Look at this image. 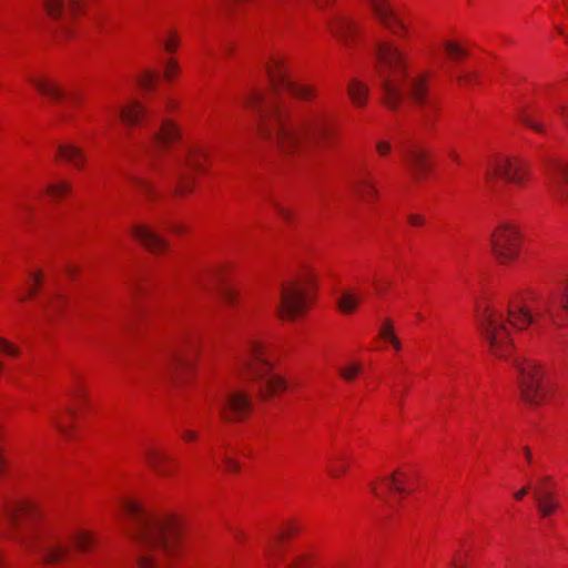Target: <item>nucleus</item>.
<instances>
[{"label": "nucleus", "instance_id": "f257e3e1", "mask_svg": "<svg viewBox=\"0 0 568 568\" xmlns=\"http://www.w3.org/2000/svg\"><path fill=\"white\" fill-rule=\"evenodd\" d=\"M258 118V134L274 143L282 154L298 159L333 135L332 119L325 112H310L293 118L272 92L252 91L245 99Z\"/></svg>", "mask_w": 568, "mask_h": 568}, {"label": "nucleus", "instance_id": "f03ea898", "mask_svg": "<svg viewBox=\"0 0 568 568\" xmlns=\"http://www.w3.org/2000/svg\"><path fill=\"white\" fill-rule=\"evenodd\" d=\"M564 314L568 315V280L558 282L546 295L534 297L531 310L521 302H511L506 311L487 305L477 311L476 317L480 335L490 353L505 358L513 348L507 323L517 329H524L548 317L551 323L560 326L565 323Z\"/></svg>", "mask_w": 568, "mask_h": 568}, {"label": "nucleus", "instance_id": "7ed1b4c3", "mask_svg": "<svg viewBox=\"0 0 568 568\" xmlns=\"http://www.w3.org/2000/svg\"><path fill=\"white\" fill-rule=\"evenodd\" d=\"M3 516L9 524V538L30 554H38L47 564L58 562L70 555L71 547L89 551L93 538L88 531L61 532L41 519V513L30 501H12L4 506Z\"/></svg>", "mask_w": 568, "mask_h": 568}, {"label": "nucleus", "instance_id": "20e7f679", "mask_svg": "<svg viewBox=\"0 0 568 568\" xmlns=\"http://www.w3.org/2000/svg\"><path fill=\"white\" fill-rule=\"evenodd\" d=\"M124 510L130 520V536L139 548L138 568H152L159 555H174L181 544L179 523L168 516H158L140 503L129 500Z\"/></svg>", "mask_w": 568, "mask_h": 568}, {"label": "nucleus", "instance_id": "39448f33", "mask_svg": "<svg viewBox=\"0 0 568 568\" xmlns=\"http://www.w3.org/2000/svg\"><path fill=\"white\" fill-rule=\"evenodd\" d=\"M375 57L384 101L388 108L395 109L403 100V83L406 79L405 55L390 42H377Z\"/></svg>", "mask_w": 568, "mask_h": 568}, {"label": "nucleus", "instance_id": "423d86ee", "mask_svg": "<svg viewBox=\"0 0 568 568\" xmlns=\"http://www.w3.org/2000/svg\"><path fill=\"white\" fill-rule=\"evenodd\" d=\"M239 364L257 384L262 398H267L285 388V382L271 372V364L266 359L264 346L260 341H247Z\"/></svg>", "mask_w": 568, "mask_h": 568}, {"label": "nucleus", "instance_id": "0eeeda50", "mask_svg": "<svg viewBox=\"0 0 568 568\" xmlns=\"http://www.w3.org/2000/svg\"><path fill=\"white\" fill-rule=\"evenodd\" d=\"M513 365L519 375L521 398L532 406L546 403L554 389L549 373L532 359L516 357Z\"/></svg>", "mask_w": 568, "mask_h": 568}, {"label": "nucleus", "instance_id": "6e6552de", "mask_svg": "<svg viewBox=\"0 0 568 568\" xmlns=\"http://www.w3.org/2000/svg\"><path fill=\"white\" fill-rule=\"evenodd\" d=\"M272 91H287L301 100H311L315 97V89L302 84L290 78L287 68L281 57H273L265 65Z\"/></svg>", "mask_w": 568, "mask_h": 568}, {"label": "nucleus", "instance_id": "1a4fd4ad", "mask_svg": "<svg viewBox=\"0 0 568 568\" xmlns=\"http://www.w3.org/2000/svg\"><path fill=\"white\" fill-rule=\"evenodd\" d=\"M526 166L519 159L497 156L489 162L485 172V181L491 191L497 192L496 178L520 185L526 181Z\"/></svg>", "mask_w": 568, "mask_h": 568}, {"label": "nucleus", "instance_id": "9d476101", "mask_svg": "<svg viewBox=\"0 0 568 568\" xmlns=\"http://www.w3.org/2000/svg\"><path fill=\"white\" fill-rule=\"evenodd\" d=\"M206 153L201 148H189L183 154L175 156V193L184 195L192 191V172L201 171V160Z\"/></svg>", "mask_w": 568, "mask_h": 568}, {"label": "nucleus", "instance_id": "9b49d317", "mask_svg": "<svg viewBox=\"0 0 568 568\" xmlns=\"http://www.w3.org/2000/svg\"><path fill=\"white\" fill-rule=\"evenodd\" d=\"M491 252L500 264H509L519 254L518 231L510 224L498 226L491 235Z\"/></svg>", "mask_w": 568, "mask_h": 568}, {"label": "nucleus", "instance_id": "f8f14e48", "mask_svg": "<svg viewBox=\"0 0 568 568\" xmlns=\"http://www.w3.org/2000/svg\"><path fill=\"white\" fill-rule=\"evenodd\" d=\"M312 282L311 277L302 283H290L281 290V300L277 306L278 315L285 320H295L306 307V286Z\"/></svg>", "mask_w": 568, "mask_h": 568}, {"label": "nucleus", "instance_id": "ddd939ff", "mask_svg": "<svg viewBox=\"0 0 568 568\" xmlns=\"http://www.w3.org/2000/svg\"><path fill=\"white\" fill-rule=\"evenodd\" d=\"M224 420H240L251 410V399L246 393L230 389L213 399Z\"/></svg>", "mask_w": 568, "mask_h": 568}, {"label": "nucleus", "instance_id": "4468645a", "mask_svg": "<svg viewBox=\"0 0 568 568\" xmlns=\"http://www.w3.org/2000/svg\"><path fill=\"white\" fill-rule=\"evenodd\" d=\"M377 20L390 32L405 37L406 26L386 0H367Z\"/></svg>", "mask_w": 568, "mask_h": 568}, {"label": "nucleus", "instance_id": "2eb2a0df", "mask_svg": "<svg viewBox=\"0 0 568 568\" xmlns=\"http://www.w3.org/2000/svg\"><path fill=\"white\" fill-rule=\"evenodd\" d=\"M428 158V152L417 143L404 150L405 162L417 182L425 179L429 171Z\"/></svg>", "mask_w": 568, "mask_h": 568}, {"label": "nucleus", "instance_id": "dca6fc26", "mask_svg": "<svg viewBox=\"0 0 568 568\" xmlns=\"http://www.w3.org/2000/svg\"><path fill=\"white\" fill-rule=\"evenodd\" d=\"M143 458L145 464L161 477H170L173 473L174 459L166 453L154 446L143 448Z\"/></svg>", "mask_w": 568, "mask_h": 568}, {"label": "nucleus", "instance_id": "f3484780", "mask_svg": "<svg viewBox=\"0 0 568 568\" xmlns=\"http://www.w3.org/2000/svg\"><path fill=\"white\" fill-rule=\"evenodd\" d=\"M132 236L152 253H162L166 250V241L146 225H133Z\"/></svg>", "mask_w": 568, "mask_h": 568}, {"label": "nucleus", "instance_id": "a211bd4d", "mask_svg": "<svg viewBox=\"0 0 568 568\" xmlns=\"http://www.w3.org/2000/svg\"><path fill=\"white\" fill-rule=\"evenodd\" d=\"M332 34L345 47H349L357 32V24L345 16H337L329 22Z\"/></svg>", "mask_w": 568, "mask_h": 568}, {"label": "nucleus", "instance_id": "6ab92c4d", "mask_svg": "<svg viewBox=\"0 0 568 568\" xmlns=\"http://www.w3.org/2000/svg\"><path fill=\"white\" fill-rule=\"evenodd\" d=\"M531 489L537 509L542 517H548L558 509L559 503L552 489L542 487H532Z\"/></svg>", "mask_w": 568, "mask_h": 568}, {"label": "nucleus", "instance_id": "aec40b11", "mask_svg": "<svg viewBox=\"0 0 568 568\" xmlns=\"http://www.w3.org/2000/svg\"><path fill=\"white\" fill-rule=\"evenodd\" d=\"M29 81L41 94L55 101H62L67 94L60 84L53 80L41 77H30Z\"/></svg>", "mask_w": 568, "mask_h": 568}, {"label": "nucleus", "instance_id": "412c9836", "mask_svg": "<svg viewBox=\"0 0 568 568\" xmlns=\"http://www.w3.org/2000/svg\"><path fill=\"white\" fill-rule=\"evenodd\" d=\"M109 111L118 114L121 121L128 125H135L140 123L141 119L145 114L144 106L138 101H132L125 106L111 108Z\"/></svg>", "mask_w": 568, "mask_h": 568}, {"label": "nucleus", "instance_id": "4be33fe9", "mask_svg": "<svg viewBox=\"0 0 568 568\" xmlns=\"http://www.w3.org/2000/svg\"><path fill=\"white\" fill-rule=\"evenodd\" d=\"M354 192L366 202H373L377 199L378 192L368 176V173H359L353 184Z\"/></svg>", "mask_w": 568, "mask_h": 568}, {"label": "nucleus", "instance_id": "5701e85b", "mask_svg": "<svg viewBox=\"0 0 568 568\" xmlns=\"http://www.w3.org/2000/svg\"><path fill=\"white\" fill-rule=\"evenodd\" d=\"M426 77L420 74L409 80L406 85L409 97L419 106H424L429 103L426 94Z\"/></svg>", "mask_w": 568, "mask_h": 568}, {"label": "nucleus", "instance_id": "b1692460", "mask_svg": "<svg viewBox=\"0 0 568 568\" xmlns=\"http://www.w3.org/2000/svg\"><path fill=\"white\" fill-rule=\"evenodd\" d=\"M550 183L558 195H562L561 182L568 183V163L554 162L547 172Z\"/></svg>", "mask_w": 568, "mask_h": 568}, {"label": "nucleus", "instance_id": "393cba45", "mask_svg": "<svg viewBox=\"0 0 568 568\" xmlns=\"http://www.w3.org/2000/svg\"><path fill=\"white\" fill-rule=\"evenodd\" d=\"M180 135L175 124L169 120H164L161 124L160 131L154 133L153 143L156 148L165 146L170 142L178 140Z\"/></svg>", "mask_w": 568, "mask_h": 568}, {"label": "nucleus", "instance_id": "a878e982", "mask_svg": "<svg viewBox=\"0 0 568 568\" xmlns=\"http://www.w3.org/2000/svg\"><path fill=\"white\" fill-rule=\"evenodd\" d=\"M369 93L368 87L359 80H351L347 85V94L357 108H363L367 101Z\"/></svg>", "mask_w": 568, "mask_h": 568}, {"label": "nucleus", "instance_id": "bb28decb", "mask_svg": "<svg viewBox=\"0 0 568 568\" xmlns=\"http://www.w3.org/2000/svg\"><path fill=\"white\" fill-rule=\"evenodd\" d=\"M58 154L63 160L73 164L77 169L84 162V154L81 149L72 144L58 145Z\"/></svg>", "mask_w": 568, "mask_h": 568}, {"label": "nucleus", "instance_id": "cd10ccee", "mask_svg": "<svg viewBox=\"0 0 568 568\" xmlns=\"http://www.w3.org/2000/svg\"><path fill=\"white\" fill-rule=\"evenodd\" d=\"M191 365V356L184 354L182 348L172 351L165 364L164 371L171 374L175 368L189 367Z\"/></svg>", "mask_w": 568, "mask_h": 568}, {"label": "nucleus", "instance_id": "c85d7f7f", "mask_svg": "<svg viewBox=\"0 0 568 568\" xmlns=\"http://www.w3.org/2000/svg\"><path fill=\"white\" fill-rule=\"evenodd\" d=\"M361 301V296L352 291H342L338 298H337V305H338V308L343 312V313H353L358 303Z\"/></svg>", "mask_w": 568, "mask_h": 568}, {"label": "nucleus", "instance_id": "c756f323", "mask_svg": "<svg viewBox=\"0 0 568 568\" xmlns=\"http://www.w3.org/2000/svg\"><path fill=\"white\" fill-rule=\"evenodd\" d=\"M44 9L49 17L59 19L65 12V6L63 0H44Z\"/></svg>", "mask_w": 568, "mask_h": 568}, {"label": "nucleus", "instance_id": "7c9ffc66", "mask_svg": "<svg viewBox=\"0 0 568 568\" xmlns=\"http://www.w3.org/2000/svg\"><path fill=\"white\" fill-rule=\"evenodd\" d=\"M45 191L51 199L59 200L69 193L70 184L67 182L50 184Z\"/></svg>", "mask_w": 568, "mask_h": 568}, {"label": "nucleus", "instance_id": "2f4dec72", "mask_svg": "<svg viewBox=\"0 0 568 568\" xmlns=\"http://www.w3.org/2000/svg\"><path fill=\"white\" fill-rule=\"evenodd\" d=\"M219 295L223 303H225L231 308L236 306L237 300H239V293L231 286H223Z\"/></svg>", "mask_w": 568, "mask_h": 568}, {"label": "nucleus", "instance_id": "473e14b6", "mask_svg": "<svg viewBox=\"0 0 568 568\" xmlns=\"http://www.w3.org/2000/svg\"><path fill=\"white\" fill-rule=\"evenodd\" d=\"M397 474L398 473H395L389 478H387L385 480V484L388 489H394L395 491L400 493V494L406 493V489L404 487V485L406 483V475L400 474L402 478H398Z\"/></svg>", "mask_w": 568, "mask_h": 568}, {"label": "nucleus", "instance_id": "72a5a7b5", "mask_svg": "<svg viewBox=\"0 0 568 568\" xmlns=\"http://www.w3.org/2000/svg\"><path fill=\"white\" fill-rule=\"evenodd\" d=\"M362 366L357 363H351L349 365L339 368V375L346 382H352L361 373Z\"/></svg>", "mask_w": 568, "mask_h": 568}, {"label": "nucleus", "instance_id": "f704fd0d", "mask_svg": "<svg viewBox=\"0 0 568 568\" xmlns=\"http://www.w3.org/2000/svg\"><path fill=\"white\" fill-rule=\"evenodd\" d=\"M443 48L444 50L446 51V53L453 58V59H457V58H460V57H464V55H467V51L465 49H463L462 47H459L457 43L455 42H452V41H445L443 43Z\"/></svg>", "mask_w": 568, "mask_h": 568}, {"label": "nucleus", "instance_id": "c9c22d12", "mask_svg": "<svg viewBox=\"0 0 568 568\" xmlns=\"http://www.w3.org/2000/svg\"><path fill=\"white\" fill-rule=\"evenodd\" d=\"M520 120L521 122L527 125L528 128H530L531 130L538 132V133H544L545 131V128L544 125L538 121L536 120L532 114L528 113V112H525L520 115Z\"/></svg>", "mask_w": 568, "mask_h": 568}, {"label": "nucleus", "instance_id": "e433bc0d", "mask_svg": "<svg viewBox=\"0 0 568 568\" xmlns=\"http://www.w3.org/2000/svg\"><path fill=\"white\" fill-rule=\"evenodd\" d=\"M129 180L139 191L146 194L148 196L151 195L152 185L148 180L135 176V175L129 176Z\"/></svg>", "mask_w": 568, "mask_h": 568}, {"label": "nucleus", "instance_id": "4c0bfd02", "mask_svg": "<svg viewBox=\"0 0 568 568\" xmlns=\"http://www.w3.org/2000/svg\"><path fill=\"white\" fill-rule=\"evenodd\" d=\"M0 352L11 357H17L20 354L17 345L2 337H0Z\"/></svg>", "mask_w": 568, "mask_h": 568}, {"label": "nucleus", "instance_id": "58836bf2", "mask_svg": "<svg viewBox=\"0 0 568 568\" xmlns=\"http://www.w3.org/2000/svg\"><path fill=\"white\" fill-rule=\"evenodd\" d=\"M287 568H313V559L310 555L297 556Z\"/></svg>", "mask_w": 568, "mask_h": 568}, {"label": "nucleus", "instance_id": "ea45409f", "mask_svg": "<svg viewBox=\"0 0 568 568\" xmlns=\"http://www.w3.org/2000/svg\"><path fill=\"white\" fill-rule=\"evenodd\" d=\"M278 555V546L276 541L268 542L265 549V556L267 564L271 567L276 566V557Z\"/></svg>", "mask_w": 568, "mask_h": 568}, {"label": "nucleus", "instance_id": "a19ab883", "mask_svg": "<svg viewBox=\"0 0 568 568\" xmlns=\"http://www.w3.org/2000/svg\"><path fill=\"white\" fill-rule=\"evenodd\" d=\"M379 336L385 341H390L392 337H395L392 321L386 318L379 328Z\"/></svg>", "mask_w": 568, "mask_h": 568}, {"label": "nucleus", "instance_id": "79ce46f5", "mask_svg": "<svg viewBox=\"0 0 568 568\" xmlns=\"http://www.w3.org/2000/svg\"><path fill=\"white\" fill-rule=\"evenodd\" d=\"M179 44L178 37L174 32H170L169 36L164 40V48L169 52H173Z\"/></svg>", "mask_w": 568, "mask_h": 568}, {"label": "nucleus", "instance_id": "37998d69", "mask_svg": "<svg viewBox=\"0 0 568 568\" xmlns=\"http://www.w3.org/2000/svg\"><path fill=\"white\" fill-rule=\"evenodd\" d=\"M155 79L156 74L148 71L139 79V84L144 89H150Z\"/></svg>", "mask_w": 568, "mask_h": 568}, {"label": "nucleus", "instance_id": "c03bdc74", "mask_svg": "<svg viewBox=\"0 0 568 568\" xmlns=\"http://www.w3.org/2000/svg\"><path fill=\"white\" fill-rule=\"evenodd\" d=\"M32 277H33V281L36 283V286L34 287L33 286L29 287L28 288V295L21 297L20 301H24L27 297L34 295L37 290H38V286L41 284V281H42L41 272H37V273L32 274Z\"/></svg>", "mask_w": 568, "mask_h": 568}, {"label": "nucleus", "instance_id": "a18cd8bd", "mask_svg": "<svg viewBox=\"0 0 568 568\" xmlns=\"http://www.w3.org/2000/svg\"><path fill=\"white\" fill-rule=\"evenodd\" d=\"M277 214L286 222L291 221L292 213L290 210L285 209L284 206L280 205L276 202L272 203Z\"/></svg>", "mask_w": 568, "mask_h": 568}, {"label": "nucleus", "instance_id": "49530a36", "mask_svg": "<svg viewBox=\"0 0 568 568\" xmlns=\"http://www.w3.org/2000/svg\"><path fill=\"white\" fill-rule=\"evenodd\" d=\"M52 424L53 426L63 435L65 436L67 438H69L70 434H69V429L68 427L63 424V422L60 419L59 416H53L52 417Z\"/></svg>", "mask_w": 568, "mask_h": 568}, {"label": "nucleus", "instance_id": "de8ad7c7", "mask_svg": "<svg viewBox=\"0 0 568 568\" xmlns=\"http://www.w3.org/2000/svg\"><path fill=\"white\" fill-rule=\"evenodd\" d=\"M178 72V63L174 60H169L165 70H164V77L166 79H171L174 77Z\"/></svg>", "mask_w": 568, "mask_h": 568}, {"label": "nucleus", "instance_id": "09e8293b", "mask_svg": "<svg viewBox=\"0 0 568 568\" xmlns=\"http://www.w3.org/2000/svg\"><path fill=\"white\" fill-rule=\"evenodd\" d=\"M476 80H477V73H475V72L465 73V74H462L458 77V81L460 83H464L467 85L473 84L474 82H476Z\"/></svg>", "mask_w": 568, "mask_h": 568}, {"label": "nucleus", "instance_id": "8fccbe9b", "mask_svg": "<svg viewBox=\"0 0 568 568\" xmlns=\"http://www.w3.org/2000/svg\"><path fill=\"white\" fill-rule=\"evenodd\" d=\"M376 150L379 155L384 156L390 152L392 146L387 141H379L376 144Z\"/></svg>", "mask_w": 568, "mask_h": 568}, {"label": "nucleus", "instance_id": "3c124183", "mask_svg": "<svg viewBox=\"0 0 568 568\" xmlns=\"http://www.w3.org/2000/svg\"><path fill=\"white\" fill-rule=\"evenodd\" d=\"M535 487H542V488L552 489V479H551V477L545 476V477L539 478L538 483H537V485Z\"/></svg>", "mask_w": 568, "mask_h": 568}, {"label": "nucleus", "instance_id": "603ef678", "mask_svg": "<svg viewBox=\"0 0 568 568\" xmlns=\"http://www.w3.org/2000/svg\"><path fill=\"white\" fill-rule=\"evenodd\" d=\"M224 463L229 471H236L240 468L239 463L232 458L225 457Z\"/></svg>", "mask_w": 568, "mask_h": 568}, {"label": "nucleus", "instance_id": "864d4df0", "mask_svg": "<svg viewBox=\"0 0 568 568\" xmlns=\"http://www.w3.org/2000/svg\"><path fill=\"white\" fill-rule=\"evenodd\" d=\"M425 219L424 216L422 215H417V214H410L408 215V222L414 225V226H418V225H422L424 223Z\"/></svg>", "mask_w": 568, "mask_h": 568}, {"label": "nucleus", "instance_id": "5fc2aeb1", "mask_svg": "<svg viewBox=\"0 0 568 568\" xmlns=\"http://www.w3.org/2000/svg\"><path fill=\"white\" fill-rule=\"evenodd\" d=\"M85 0H69V9L71 12H75L81 9Z\"/></svg>", "mask_w": 568, "mask_h": 568}, {"label": "nucleus", "instance_id": "6e6d98bb", "mask_svg": "<svg viewBox=\"0 0 568 568\" xmlns=\"http://www.w3.org/2000/svg\"><path fill=\"white\" fill-rule=\"evenodd\" d=\"M182 438L186 442H192L197 438V434L193 430L186 429L182 433Z\"/></svg>", "mask_w": 568, "mask_h": 568}, {"label": "nucleus", "instance_id": "4d7b16f0", "mask_svg": "<svg viewBox=\"0 0 568 568\" xmlns=\"http://www.w3.org/2000/svg\"><path fill=\"white\" fill-rule=\"evenodd\" d=\"M345 471H346V467L338 466V467L333 468L329 473L332 476H339V475L344 474Z\"/></svg>", "mask_w": 568, "mask_h": 568}, {"label": "nucleus", "instance_id": "13d9d810", "mask_svg": "<svg viewBox=\"0 0 568 568\" xmlns=\"http://www.w3.org/2000/svg\"><path fill=\"white\" fill-rule=\"evenodd\" d=\"M61 307L60 303H52L48 310H45V313H47V316L50 317L51 316V312H55L58 311L59 308Z\"/></svg>", "mask_w": 568, "mask_h": 568}, {"label": "nucleus", "instance_id": "bf43d9fd", "mask_svg": "<svg viewBox=\"0 0 568 568\" xmlns=\"http://www.w3.org/2000/svg\"><path fill=\"white\" fill-rule=\"evenodd\" d=\"M528 491H529V487L526 486V487H523L520 490L516 491L514 496L516 499H521Z\"/></svg>", "mask_w": 568, "mask_h": 568}, {"label": "nucleus", "instance_id": "052dcab7", "mask_svg": "<svg viewBox=\"0 0 568 568\" xmlns=\"http://www.w3.org/2000/svg\"><path fill=\"white\" fill-rule=\"evenodd\" d=\"M388 342L393 345L395 349L399 351L402 348L400 341L396 336L392 337V339Z\"/></svg>", "mask_w": 568, "mask_h": 568}, {"label": "nucleus", "instance_id": "680f3d73", "mask_svg": "<svg viewBox=\"0 0 568 568\" xmlns=\"http://www.w3.org/2000/svg\"><path fill=\"white\" fill-rule=\"evenodd\" d=\"M232 534L234 535V538H235L236 540H239V541H240V540H242V539L244 538V534H243V531H241V530H236V529H235V530H233V531H232Z\"/></svg>", "mask_w": 568, "mask_h": 568}, {"label": "nucleus", "instance_id": "e2e57ef3", "mask_svg": "<svg viewBox=\"0 0 568 568\" xmlns=\"http://www.w3.org/2000/svg\"><path fill=\"white\" fill-rule=\"evenodd\" d=\"M524 453H525L526 459H527L528 462H530V460H531V453H530V449H529L528 447H525V448H524Z\"/></svg>", "mask_w": 568, "mask_h": 568}, {"label": "nucleus", "instance_id": "0e129e2a", "mask_svg": "<svg viewBox=\"0 0 568 568\" xmlns=\"http://www.w3.org/2000/svg\"><path fill=\"white\" fill-rule=\"evenodd\" d=\"M371 487H372L373 493H374L378 498L384 499L383 495H381V494L378 493V490H377V488H376L375 484H372V485H371Z\"/></svg>", "mask_w": 568, "mask_h": 568}, {"label": "nucleus", "instance_id": "69168bd1", "mask_svg": "<svg viewBox=\"0 0 568 568\" xmlns=\"http://www.w3.org/2000/svg\"><path fill=\"white\" fill-rule=\"evenodd\" d=\"M170 229H171L172 232H175V233L181 232V227L176 226V225H172V226H170Z\"/></svg>", "mask_w": 568, "mask_h": 568}, {"label": "nucleus", "instance_id": "338daca9", "mask_svg": "<svg viewBox=\"0 0 568 568\" xmlns=\"http://www.w3.org/2000/svg\"><path fill=\"white\" fill-rule=\"evenodd\" d=\"M318 6H321L322 3H328L329 0H314Z\"/></svg>", "mask_w": 568, "mask_h": 568}, {"label": "nucleus", "instance_id": "774afa93", "mask_svg": "<svg viewBox=\"0 0 568 568\" xmlns=\"http://www.w3.org/2000/svg\"><path fill=\"white\" fill-rule=\"evenodd\" d=\"M151 168L152 169H156V164H155V161L153 159H151V163H150Z\"/></svg>", "mask_w": 568, "mask_h": 568}]
</instances>
